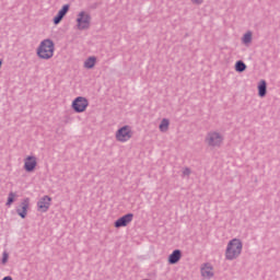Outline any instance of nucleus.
Returning a JSON list of instances; mask_svg holds the SVG:
<instances>
[{
  "label": "nucleus",
  "instance_id": "f257e3e1",
  "mask_svg": "<svg viewBox=\"0 0 280 280\" xmlns=\"http://www.w3.org/2000/svg\"><path fill=\"white\" fill-rule=\"evenodd\" d=\"M244 248V244L240 238H232L229 241L228 246L225 248V259L226 261H234L237 259L240 255H242V250Z\"/></svg>",
  "mask_w": 280,
  "mask_h": 280
},
{
  "label": "nucleus",
  "instance_id": "f03ea898",
  "mask_svg": "<svg viewBox=\"0 0 280 280\" xmlns=\"http://www.w3.org/2000/svg\"><path fill=\"white\" fill-rule=\"evenodd\" d=\"M56 51V44L50 38L43 39L37 47V56L40 60H51Z\"/></svg>",
  "mask_w": 280,
  "mask_h": 280
},
{
  "label": "nucleus",
  "instance_id": "7ed1b4c3",
  "mask_svg": "<svg viewBox=\"0 0 280 280\" xmlns=\"http://www.w3.org/2000/svg\"><path fill=\"white\" fill-rule=\"evenodd\" d=\"M206 143L209 148H220L224 143V136L218 131H210L206 136Z\"/></svg>",
  "mask_w": 280,
  "mask_h": 280
},
{
  "label": "nucleus",
  "instance_id": "20e7f679",
  "mask_svg": "<svg viewBox=\"0 0 280 280\" xmlns=\"http://www.w3.org/2000/svg\"><path fill=\"white\" fill-rule=\"evenodd\" d=\"M77 27L80 31L89 30V27H91V14L81 11L77 18Z\"/></svg>",
  "mask_w": 280,
  "mask_h": 280
},
{
  "label": "nucleus",
  "instance_id": "39448f33",
  "mask_svg": "<svg viewBox=\"0 0 280 280\" xmlns=\"http://www.w3.org/2000/svg\"><path fill=\"white\" fill-rule=\"evenodd\" d=\"M89 107V100L83 96H78L73 102H72V108L74 113H84L86 108Z\"/></svg>",
  "mask_w": 280,
  "mask_h": 280
},
{
  "label": "nucleus",
  "instance_id": "423d86ee",
  "mask_svg": "<svg viewBox=\"0 0 280 280\" xmlns=\"http://www.w3.org/2000/svg\"><path fill=\"white\" fill-rule=\"evenodd\" d=\"M116 139L117 141H120V143H126V141H130L132 139V131L130 130V127L124 126L116 132Z\"/></svg>",
  "mask_w": 280,
  "mask_h": 280
},
{
  "label": "nucleus",
  "instance_id": "0eeeda50",
  "mask_svg": "<svg viewBox=\"0 0 280 280\" xmlns=\"http://www.w3.org/2000/svg\"><path fill=\"white\" fill-rule=\"evenodd\" d=\"M51 207V198L49 196H44L37 201V211L40 213H47Z\"/></svg>",
  "mask_w": 280,
  "mask_h": 280
},
{
  "label": "nucleus",
  "instance_id": "6e6552de",
  "mask_svg": "<svg viewBox=\"0 0 280 280\" xmlns=\"http://www.w3.org/2000/svg\"><path fill=\"white\" fill-rule=\"evenodd\" d=\"M30 209V198H25L22 200L19 208H16V213L22 218V220H25L27 218V210Z\"/></svg>",
  "mask_w": 280,
  "mask_h": 280
},
{
  "label": "nucleus",
  "instance_id": "1a4fd4ad",
  "mask_svg": "<svg viewBox=\"0 0 280 280\" xmlns=\"http://www.w3.org/2000/svg\"><path fill=\"white\" fill-rule=\"evenodd\" d=\"M135 218V214L127 213L115 221L114 225L116 229H121V226H128L130 222H132V219Z\"/></svg>",
  "mask_w": 280,
  "mask_h": 280
},
{
  "label": "nucleus",
  "instance_id": "9d476101",
  "mask_svg": "<svg viewBox=\"0 0 280 280\" xmlns=\"http://www.w3.org/2000/svg\"><path fill=\"white\" fill-rule=\"evenodd\" d=\"M37 165H38V162L36 160V156H34V155H28L24 160V170H25V172H34V170H36Z\"/></svg>",
  "mask_w": 280,
  "mask_h": 280
},
{
  "label": "nucleus",
  "instance_id": "9b49d317",
  "mask_svg": "<svg viewBox=\"0 0 280 280\" xmlns=\"http://www.w3.org/2000/svg\"><path fill=\"white\" fill-rule=\"evenodd\" d=\"M200 272H201V277H203V279H213V266H211V264L206 262L201 266L200 268Z\"/></svg>",
  "mask_w": 280,
  "mask_h": 280
},
{
  "label": "nucleus",
  "instance_id": "f8f14e48",
  "mask_svg": "<svg viewBox=\"0 0 280 280\" xmlns=\"http://www.w3.org/2000/svg\"><path fill=\"white\" fill-rule=\"evenodd\" d=\"M67 12H69V4H65L57 13V15L54 18L55 25H58L65 16H67Z\"/></svg>",
  "mask_w": 280,
  "mask_h": 280
},
{
  "label": "nucleus",
  "instance_id": "ddd939ff",
  "mask_svg": "<svg viewBox=\"0 0 280 280\" xmlns=\"http://www.w3.org/2000/svg\"><path fill=\"white\" fill-rule=\"evenodd\" d=\"M182 253L180 249H175L173 253L168 256V264L174 265L178 264L180 261Z\"/></svg>",
  "mask_w": 280,
  "mask_h": 280
},
{
  "label": "nucleus",
  "instance_id": "4468645a",
  "mask_svg": "<svg viewBox=\"0 0 280 280\" xmlns=\"http://www.w3.org/2000/svg\"><path fill=\"white\" fill-rule=\"evenodd\" d=\"M267 93V83L266 80H261L258 84V95L259 97H266Z\"/></svg>",
  "mask_w": 280,
  "mask_h": 280
},
{
  "label": "nucleus",
  "instance_id": "2eb2a0df",
  "mask_svg": "<svg viewBox=\"0 0 280 280\" xmlns=\"http://www.w3.org/2000/svg\"><path fill=\"white\" fill-rule=\"evenodd\" d=\"M95 62H97V58H95L94 56L89 57V58L84 61V68H85V69H93V67H95Z\"/></svg>",
  "mask_w": 280,
  "mask_h": 280
},
{
  "label": "nucleus",
  "instance_id": "dca6fc26",
  "mask_svg": "<svg viewBox=\"0 0 280 280\" xmlns=\"http://www.w3.org/2000/svg\"><path fill=\"white\" fill-rule=\"evenodd\" d=\"M242 43L243 45H250L253 43V33L250 31L244 34Z\"/></svg>",
  "mask_w": 280,
  "mask_h": 280
},
{
  "label": "nucleus",
  "instance_id": "f3484780",
  "mask_svg": "<svg viewBox=\"0 0 280 280\" xmlns=\"http://www.w3.org/2000/svg\"><path fill=\"white\" fill-rule=\"evenodd\" d=\"M161 132H167L170 128V119L163 118L160 126H159Z\"/></svg>",
  "mask_w": 280,
  "mask_h": 280
},
{
  "label": "nucleus",
  "instance_id": "a211bd4d",
  "mask_svg": "<svg viewBox=\"0 0 280 280\" xmlns=\"http://www.w3.org/2000/svg\"><path fill=\"white\" fill-rule=\"evenodd\" d=\"M235 71H237V73H244V71H246V63L242 60L236 61Z\"/></svg>",
  "mask_w": 280,
  "mask_h": 280
},
{
  "label": "nucleus",
  "instance_id": "6ab92c4d",
  "mask_svg": "<svg viewBox=\"0 0 280 280\" xmlns=\"http://www.w3.org/2000/svg\"><path fill=\"white\" fill-rule=\"evenodd\" d=\"M14 198H16V194L14 192H9L8 201H7V207H12V202H14Z\"/></svg>",
  "mask_w": 280,
  "mask_h": 280
},
{
  "label": "nucleus",
  "instance_id": "aec40b11",
  "mask_svg": "<svg viewBox=\"0 0 280 280\" xmlns=\"http://www.w3.org/2000/svg\"><path fill=\"white\" fill-rule=\"evenodd\" d=\"M190 175H191V168L185 167L182 173L183 178H185V176H190Z\"/></svg>",
  "mask_w": 280,
  "mask_h": 280
},
{
  "label": "nucleus",
  "instance_id": "412c9836",
  "mask_svg": "<svg viewBox=\"0 0 280 280\" xmlns=\"http://www.w3.org/2000/svg\"><path fill=\"white\" fill-rule=\"evenodd\" d=\"M10 256H9L8 252H3V254H2V264L3 265L8 264V258Z\"/></svg>",
  "mask_w": 280,
  "mask_h": 280
},
{
  "label": "nucleus",
  "instance_id": "4be33fe9",
  "mask_svg": "<svg viewBox=\"0 0 280 280\" xmlns=\"http://www.w3.org/2000/svg\"><path fill=\"white\" fill-rule=\"evenodd\" d=\"M191 3H194V5H202V3H205V0H191Z\"/></svg>",
  "mask_w": 280,
  "mask_h": 280
},
{
  "label": "nucleus",
  "instance_id": "5701e85b",
  "mask_svg": "<svg viewBox=\"0 0 280 280\" xmlns=\"http://www.w3.org/2000/svg\"><path fill=\"white\" fill-rule=\"evenodd\" d=\"M2 280H12V277L7 276V277H4Z\"/></svg>",
  "mask_w": 280,
  "mask_h": 280
},
{
  "label": "nucleus",
  "instance_id": "b1692460",
  "mask_svg": "<svg viewBox=\"0 0 280 280\" xmlns=\"http://www.w3.org/2000/svg\"><path fill=\"white\" fill-rule=\"evenodd\" d=\"M1 65H3V59H0V67H1Z\"/></svg>",
  "mask_w": 280,
  "mask_h": 280
}]
</instances>
